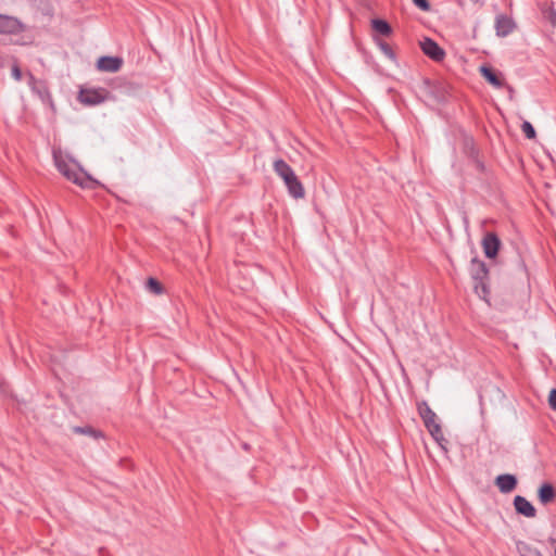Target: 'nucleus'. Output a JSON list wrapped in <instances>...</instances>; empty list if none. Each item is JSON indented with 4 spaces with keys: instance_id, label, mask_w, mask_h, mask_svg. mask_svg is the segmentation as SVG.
Returning a JSON list of instances; mask_svg holds the SVG:
<instances>
[{
    "instance_id": "obj_26",
    "label": "nucleus",
    "mask_w": 556,
    "mask_h": 556,
    "mask_svg": "<svg viewBox=\"0 0 556 556\" xmlns=\"http://www.w3.org/2000/svg\"><path fill=\"white\" fill-rule=\"evenodd\" d=\"M548 404L554 410H556V389H552L549 391Z\"/></svg>"
},
{
    "instance_id": "obj_8",
    "label": "nucleus",
    "mask_w": 556,
    "mask_h": 556,
    "mask_svg": "<svg viewBox=\"0 0 556 556\" xmlns=\"http://www.w3.org/2000/svg\"><path fill=\"white\" fill-rule=\"evenodd\" d=\"M123 65V59L118 56H101L97 62V67L101 72L116 73Z\"/></svg>"
},
{
    "instance_id": "obj_16",
    "label": "nucleus",
    "mask_w": 556,
    "mask_h": 556,
    "mask_svg": "<svg viewBox=\"0 0 556 556\" xmlns=\"http://www.w3.org/2000/svg\"><path fill=\"white\" fill-rule=\"evenodd\" d=\"M371 26L376 33H378L382 36H390L392 33V28L389 25V23L383 20H379V18L372 20Z\"/></svg>"
},
{
    "instance_id": "obj_17",
    "label": "nucleus",
    "mask_w": 556,
    "mask_h": 556,
    "mask_svg": "<svg viewBox=\"0 0 556 556\" xmlns=\"http://www.w3.org/2000/svg\"><path fill=\"white\" fill-rule=\"evenodd\" d=\"M146 288L149 292L155 295L162 294L164 291L163 286L152 277L147 280Z\"/></svg>"
},
{
    "instance_id": "obj_2",
    "label": "nucleus",
    "mask_w": 556,
    "mask_h": 556,
    "mask_svg": "<svg viewBox=\"0 0 556 556\" xmlns=\"http://www.w3.org/2000/svg\"><path fill=\"white\" fill-rule=\"evenodd\" d=\"M274 170L283 180L288 192L292 198H304V187L290 165H288L283 160L279 159L274 162Z\"/></svg>"
},
{
    "instance_id": "obj_12",
    "label": "nucleus",
    "mask_w": 556,
    "mask_h": 556,
    "mask_svg": "<svg viewBox=\"0 0 556 556\" xmlns=\"http://www.w3.org/2000/svg\"><path fill=\"white\" fill-rule=\"evenodd\" d=\"M538 497L542 505H548L556 498L555 488L548 483H543L538 490Z\"/></svg>"
},
{
    "instance_id": "obj_7",
    "label": "nucleus",
    "mask_w": 556,
    "mask_h": 556,
    "mask_svg": "<svg viewBox=\"0 0 556 556\" xmlns=\"http://www.w3.org/2000/svg\"><path fill=\"white\" fill-rule=\"evenodd\" d=\"M482 249L486 257L494 258L501 247V240L494 232H488L482 239Z\"/></svg>"
},
{
    "instance_id": "obj_21",
    "label": "nucleus",
    "mask_w": 556,
    "mask_h": 556,
    "mask_svg": "<svg viewBox=\"0 0 556 556\" xmlns=\"http://www.w3.org/2000/svg\"><path fill=\"white\" fill-rule=\"evenodd\" d=\"M520 553L521 556H543L538 549L530 546H523Z\"/></svg>"
},
{
    "instance_id": "obj_14",
    "label": "nucleus",
    "mask_w": 556,
    "mask_h": 556,
    "mask_svg": "<svg viewBox=\"0 0 556 556\" xmlns=\"http://www.w3.org/2000/svg\"><path fill=\"white\" fill-rule=\"evenodd\" d=\"M471 277L476 281L485 280L488 277L489 270L484 262L473 258L471 262Z\"/></svg>"
},
{
    "instance_id": "obj_20",
    "label": "nucleus",
    "mask_w": 556,
    "mask_h": 556,
    "mask_svg": "<svg viewBox=\"0 0 556 556\" xmlns=\"http://www.w3.org/2000/svg\"><path fill=\"white\" fill-rule=\"evenodd\" d=\"M11 74L16 81H20L22 79V71L16 61H14V63L12 64Z\"/></svg>"
},
{
    "instance_id": "obj_25",
    "label": "nucleus",
    "mask_w": 556,
    "mask_h": 556,
    "mask_svg": "<svg viewBox=\"0 0 556 556\" xmlns=\"http://www.w3.org/2000/svg\"><path fill=\"white\" fill-rule=\"evenodd\" d=\"M435 98L441 101L445 99V88L442 85L435 86Z\"/></svg>"
},
{
    "instance_id": "obj_29",
    "label": "nucleus",
    "mask_w": 556,
    "mask_h": 556,
    "mask_svg": "<svg viewBox=\"0 0 556 556\" xmlns=\"http://www.w3.org/2000/svg\"><path fill=\"white\" fill-rule=\"evenodd\" d=\"M554 25H556V18H555Z\"/></svg>"
},
{
    "instance_id": "obj_28",
    "label": "nucleus",
    "mask_w": 556,
    "mask_h": 556,
    "mask_svg": "<svg viewBox=\"0 0 556 556\" xmlns=\"http://www.w3.org/2000/svg\"><path fill=\"white\" fill-rule=\"evenodd\" d=\"M554 25H556V18H555Z\"/></svg>"
},
{
    "instance_id": "obj_27",
    "label": "nucleus",
    "mask_w": 556,
    "mask_h": 556,
    "mask_svg": "<svg viewBox=\"0 0 556 556\" xmlns=\"http://www.w3.org/2000/svg\"><path fill=\"white\" fill-rule=\"evenodd\" d=\"M5 66V61L3 58L0 56V67H4Z\"/></svg>"
},
{
    "instance_id": "obj_11",
    "label": "nucleus",
    "mask_w": 556,
    "mask_h": 556,
    "mask_svg": "<svg viewBox=\"0 0 556 556\" xmlns=\"http://www.w3.org/2000/svg\"><path fill=\"white\" fill-rule=\"evenodd\" d=\"M22 30V24L13 16L0 14V34H14Z\"/></svg>"
},
{
    "instance_id": "obj_19",
    "label": "nucleus",
    "mask_w": 556,
    "mask_h": 556,
    "mask_svg": "<svg viewBox=\"0 0 556 556\" xmlns=\"http://www.w3.org/2000/svg\"><path fill=\"white\" fill-rule=\"evenodd\" d=\"M521 130L528 139L535 138V130L530 122L525 121L521 125Z\"/></svg>"
},
{
    "instance_id": "obj_23",
    "label": "nucleus",
    "mask_w": 556,
    "mask_h": 556,
    "mask_svg": "<svg viewBox=\"0 0 556 556\" xmlns=\"http://www.w3.org/2000/svg\"><path fill=\"white\" fill-rule=\"evenodd\" d=\"M74 431L77 432V433H83V434H89V435L98 437V432L96 430H93L92 428H90V427H86V428L76 427V428H74Z\"/></svg>"
},
{
    "instance_id": "obj_4",
    "label": "nucleus",
    "mask_w": 556,
    "mask_h": 556,
    "mask_svg": "<svg viewBox=\"0 0 556 556\" xmlns=\"http://www.w3.org/2000/svg\"><path fill=\"white\" fill-rule=\"evenodd\" d=\"M28 85L31 91L36 93L43 103L54 110V103L49 91V87L45 80L37 79L33 74L28 73Z\"/></svg>"
},
{
    "instance_id": "obj_13",
    "label": "nucleus",
    "mask_w": 556,
    "mask_h": 556,
    "mask_svg": "<svg viewBox=\"0 0 556 556\" xmlns=\"http://www.w3.org/2000/svg\"><path fill=\"white\" fill-rule=\"evenodd\" d=\"M514 22L505 16V15H498L495 21V29L497 36L505 37L508 34H510L514 29Z\"/></svg>"
},
{
    "instance_id": "obj_5",
    "label": "nucleus",
    "mask_w": 556,
    "mask_h": 556,
    "mask_svg": "<svg viewBox=\"0 0 556 556\" xmlns=\"http://www.w3.org/2000/svg\"><path fill=\"white\" fill-rule=\"evenodd\" d=\"M422 52L435 62H441L445 58L444 50L432 39L424 38L420 41Z\"/></svg>"
},
{
    "instance_id": "obj_15",
    "label": "nucleus",
    "mask_w": 556,
    "mask_h": 556,
    "mask_svg": "<svg viewBox=\"0 0 556 556\" xmlns=\"http://www.w3.org/2000/svg\"><path fill=\"white\" fill-rule=\"evenodd\" d=\"M481 75L488 80L493 87L501 88L503 87L504 83L497 75V73L489 67V66H481L480 67Z\"/></svg>"
},
{
    "instance_id": "obj_24",
    "label": "nucleus",
    "mask_w": 556,
    "mask_h": 556,
    "mask_svg": "<svg viewBox=\"0 0 556 556\" xmlns=\"http://www.w3.org/2000/svg\"><path fill=\"white\" fill-rule=\"evenodd\" d=\"M413 3L422 11L430 10V3L428 0H413Z\"/></svg>"
},
{
    "instance_id": "obj_22",
    "label": "nucleus",
    "mask_w": 556,
    "mask_h": 556,
    "mask_svg": "<svg viewBox=\"0 0 556 556\" xmlns=\"http://www.w3.org/2000/svg\"><path fill=\"white\" fill-rule=\"evenodd\" d=\"M379 47L384 55H387L389 59H394V53L387 42L380 41Z\"/></svg>"
},
{
    "instance_id": "obj_10",
    "label": "nucleus",
    "mask_w": 556,
    "mask_h": 556,
    "mask_svg": "<svg viewBox=\"0 0 556 556\" xmlns=\"http://www.w3.org/2000/svg\"><path fill=\"white\" fill-rule=\"evenodd\" d=\"M495 485L502 493H510L517 486V478L510 473L500 475L495 478Z\"/></svg>"
},
{
    "instance_id": "obj_9",
    "label": "nucleus",
    "mask_w": 556,
    "mask_h": 556,
    "mask_svg": "<svg viewBox=\"0 0 556 556\" xmlns=\"http://www.w3.org/2000/svg\"><path fill=\"white\" fill-rule=\"evenodd\" d=\"M514 507L518 514L527 518H534L536 516V509L534 506L521 495L515 496Z\"/></svg>"
},
{
    "instance_id": "obj_6",
    "label": "nucleus",
    "mask_w": 556,
    "mask_h": 556,
    "mask_svg": "<svg viewBox=\"0 0 556 556\" xmlns=\"http://www.w3.org/2000/svg\"><path fill=\"white\" fill-rule=\"evenodd\" d=\"M103 89H84L79 92L78 99L86 105H97L105 100Z\"/></svg>"
},
{
    "instance_id": "obj_18",
    "label": "nucleus",
    "mask_w": 556,
    "mask_h": 556,
    "mask_svg": "<svg viewBox=\"0 0 556 556\" xmlns=\"http://www.w3.org/2000/svg\"><path fill=\"white\" fill-rule=\"evenodd\" d=\"M475 291L480 298L485 299V296L489 293V290L484 280L475 282Z\"/></svg>"
},
{
    "instance_id": "obj_1",
    "label": "nucleus",
    "mask_w": 556,
    "mask_h": 556,
    "mask_svg": "<svg viewBox=\"0 0 556 556\" xmlns=\"http://www.w3.org/2000/svg\"><path fill=\"white\" fill-rule=\"evenodd\" d=\"M53 159L59 172L74 184L81 188H90L96 184V181L67 155H64L61 152H54Z\"/></svg>"
},
{
    "instance_id": "obj_3",
    "label": "nucleus",
    "mask_w": 556,
    "mask_h": 556,
    "mask_svg": "<svg viewBox=\"0 0 556 556\" xmlns=\"http://www.w3.org/2000/svg\"><path fill=\"white\" fill-rule=\"evenodd\" d=\"M418 413L431 437L440 444L441 447H444L443 442H445V439L441 426L438 422L437 414L426 402L418 403Z\"/></svg>"
}]
</instances>
